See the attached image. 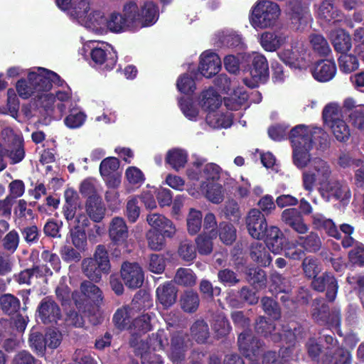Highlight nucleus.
I'll return each mask as SVG.
<instances>
[{
    "label": "nucleus",
    "instance_id": "obj_17",
    "mask_svg": "<svg viewBox=\"0 0 364 364\" xmlns=\"http://www.w3.org/2000/svg\"><path fill=\"white\" fill-rule=\"evenodd\" d=\"M221 68V60L213 52L206 50L200 55L198 70L202 75L209 78L216 75Z\"/></svg>",
    "mask_w": 364,
    "mask_h": 364
},
{
    "label": "nucleus",
    "instance_id": "obj_63",
    "mask_svg": "<svg viewBox=\"0 0 364 364\" xmlns=\"http://www.w3.org/2000/svg\"><path fill=\"white\" fill-rule=\"evenodd\" d=\"M350 123L364 133V107H358L348 114Z\"/></svg>",
    "mask_w": 364,
    "mask_h": 364
},
{
    "label": "nucleus",
    "instance_id": "obj_30",
    "mask_svg": "<svg viewBox=\"0 0 364 364\" xmlns=\"http://www.w3.org/2000/svg\"><path fill=\"white\" fill-rule=\"evenodd\" d=\"M215 39L222 45L228 47H242L243 40L242 36L230 29H223L215 33Z\"/></svg>",
    "mask_w": 364,
    "mask_h": 364
},
{
    "label": "nucleus",
    "instance_id": "obj_45",
    "mask_svg": "<svg viewBox=\"0 0 364 364\" xmlns=\"http://www.w3.org/2000/svg\"><path fill=\"white\" fill-rule=\"evenodd\" d=\"M341 109L339 105L336 102L327 104L322 112V118L325 124L331 125L335 121L341 120Z\"/></svg>",
    "mask_w": 364,
    "mask_h": 364
},
{
    "label": "nucleus",
    "instance_id": "obj_13",
    "mask_svg": "<svg viewBox=\"0 0 364 364\" xmlns=\"http://www.w3.org/2000/svg\"><path fill=\"white\" fill-rule=\"evenodd\" d=\"M64 82L60 79V82L57 80L56 83H53V85L61 87L62 89H59L55 91V95L48 91V95L54 98L53 102L51 104L50 107H42L46 112H53L55 108L59 111L60 113H63L68 108V105L71 102L72 92L70 87L65 85L63 86Z\"/></svg>",
    "mask_w": 364,
    "mask_h": 364
},
{
    "label": "nucleus",
    "instance_id": "obj_26",
    "mask_svg": "<svg viewBox=\"0 0 364 364\" xmlns=\"http://www.w3.org/2000/svg\"><path fill=\"white\" fill-rule=\"evenodd\" d=\"M188 159V154L185 149L173 148L167 151L165 161L174 171H179L186 166Z\"/></svg>",
    "mask_w": 364,
    "mask_h": 364
},
{
    "label": "nucleus",
    "instance_id": "obj_41",
    "mask_svg": "<svg viewBox=\"0 0 364 364\" xmlns=\"http://www.w3.org/2000/svg\"><path fill=\"white\" fill-rule=\"evenodd\" d=\"M203 215L200 210L191 208L186 218L187 229L189 234L193 235L198 233L202 225Z\"/></svg>",
    "mask_w": 364,
    "mask_h": 364
},
{
    "label": "nucleus",
    "instance_id": "obj_57",
    "mask_svg": "<svg viewBox=\"0 0 364 364\" xmlns=\"http://www.w3.org/2000/svg\"><path fill=\"white\" fill-rule=\"evenodd\" d=\"M192 336L198 342H205L209 336L208 325L203 321H197L191 328Z\"/></svg>",
    "mask_w": 364,
    "mask_h": 364
},
{
    "label": "nucleus",
    "instance_id": "obj_4",
    "mask_svg": "<svg viewBox=\"0 0 364 364\" xmlns=\"http://www.w3.org/2000/svg\"><path fill=\"white\" fill-rule=\"evenodd\" d=\"M330 146L329 134L322 128L297 125V167L304 168L309 164L314 148L318 152H325Z\"/></svg>",
    "mask_w": 364,
    "mask_h": 364
},
{
    "label": "nucleus",
    "instance_id": "obj_11",
    "mask_svg": "<svg viewBox=\"0 0 364 364\" xmlns=\"http://www.w3.org/2000/svg\"><path fill=\"white\" fill-rule=\"evenodd\" d=\"M187 191L195 198H198L201 194H203L209 201L215 204L220 203L223 200L225 193V191L221 184L207 182H202L199 188L191 186L187 189Z\"/></svg>",
    "mask_w": 364,
    "mask_h": 364
},
{
    "label": "nucleus",
    "instance_id": "obj_61",
    "mask_svg": "<svg viewBox=\"0 0 364 364\" xmlns=\"http://www.w3.org/2000/svg\"><path fill=\"white\" fill-rule=\"evenodd\" d=\"M125 178L131 185L139 186L144 180V176L142 171L136 166H129L125 171Z\"/></svg>",
    "mask_w": 364,
    "mask_h": 364
},
{
    "label": "nucleus",
    "instance_id": "obj_47",
    "mask_svg": "<svg viewBox=\"0 0 364 364\" xmlns=\"http://www.w3.org/2000/svg\"><path fill=\"white\" fill-rule=\"evenodd\" d=\"M335 138L341 142H345L348 140L350 136V131L346 122L343 120L335 121L330 125Z\"/></svg>",
    "mask_w": 364,
    "mask_h": 364
},
{
    "label": "nucleus",
    "instance_id": "obj_38",
    "mask_svg": "<svg viewBox=\"0 0 364 364\" xmlns=\"http://www.w3.org/2000/svg\"><path fill=\"white\" fill-rule=\"evenodd\" d=\"M250 255L252 259L261 266L267 267L272 262L270 255L266 250L264 246L259 242L252 244Z\"/></svg>",
    "mask_w": 364,
    "mask_h": 364
},
{
    "label": "nucleus",
    "instance_id": "obj_25",
    "mask_svg": "<svg viewBox=\"0 0 364 364\" xmlns=\"http://www.w3.org/2000/svg\"><path fill=\"white\" fill-rule=\"evenodd\" d=\"M321 188L342 201L348 200L350 197V188L347 184L337 179H331Z\"/></svg>",
    "mask_w": 364,
    "mask_h": 364
},
{
    "label": "nucleus",
    "instance_id": "obj_3",
    "mask_svg": "<svg viewBox=\"0 0 364 364\" xmlns=\"http://www.w3.org/2000/svg\"><path fill=\"white\" fill-rule=\"evenodd\" d=\"M60 82V77L54 72L43 68H34L28 74V80H19L16 85V92L22 99L34 97L39 107H50L54 98L48 95L53 83Z\"/></svg>",
    "mask_w": 364,
    "mask_h": 364
},
{
    "label": "nucleus",
    "instance_id": "obj_18",
    "mask_svg": "<svg viewBox=\"0 0 364 364\" xmlns=\"http://www.w3.org/2000/svg\"><path fill=\"white\" fill-rule=\"evenodd\" d=\"M148 224L152 228L151 230L161 232L167 237H172L176 229L173 223L165 216L159 213H151L146 217Z\"/></svg>",
    "mask_w": 364,
    "mask_h": 364
},
{
    "label": "nucleus",
    "instance_id": "obj_42",
    "mask_svg": "<svg viewBox=\"0 0 364 364\" xmlns=\"http://www.w3.org/2000/svg\"><path fill=\"white\" fill-rule=\"evenodd\" d=\"M297 245L309 252H316L321 247V241L317 234L311 232L306 236L297 237Z\"/></svg>",
    "mask_w": 364,
    "mask_h": 364
},
{
    "label": "nucleus",
    "instance_id": "obj_44",
    "mask_svg": "<svg viewBox=\"0 0 364 364\" xmlns=\"http://www.w3.org/2000/svg\"><path fill=\"white\" fill-rule=\"evenodd\" d=\"M181 308L186 312L196 311L199 305L198 294L193 291H187L181 296L180 300Z\"/></svg>",
    "mask_w": 364,
    "mask_h": 364
},
{
    "label": "nucleus",
    "instance_id": "obj_28",
    "mask_svg": "<svg viewBox=\"0 0 364 364\" xmlns=\"http://www.w3.org/2000/svg\"><path fill=\"white\" fill-rule=\"evenodd\" d=\"M200 104L203 109L208 113L220 109L222 104L220 96L213 89L203 91L200 97Z\"/></svg>",
    "mask_w": 364,
    "mask_h": 364
},
{
    "label": "nucleus",
    "instance_id": "obj_15",
    "mask_svg": "<svg viewBox=\"0 0 364 364\" xmlns=\"http://www.w3.org/2000/svg\"><path fill=\"white\" fill-rule=\"evenodd\" d=\"M121 277L124 284L129 289L140 287L144 282V273L136 263L125 262L121 269Z\"/></svg>",
    "mask_w": 364,
    "mask_h": 364
},
{
    "label": "nucleus",
    "instance_id": "obj_27",
    "mask_svg": "<svg viewBox=\"0 0 364 364\" xmlns=\"http://www.w3.org/2000/svg\"><path fill=\"white\" fill-rule=\"evenodd\" d=\"M288 40L284 34L277 35L272 32H264L261 34L259 42L262 47L267 51L273 52L283 46Z\"/></svg>",
    "mask_w": 364,
    "mask_h": 364
},
{
    "label": "nucleus",
    "instance_id": "obj_51",
    "mask_svg": "<svg viewBox=\"0 0 364 364\" xmlns=\"http://www.w3.org/2000/svg\"><path fill=\"white\" fill-rule=\"evenodd\" d=\"M338 65L341 70L349 73L358 68L359 63L355 55L344 53L338 58Z\"/></svg>",
    "mask_w": 364,
    "mask_h": 364
},
{
    "label": "nucleus",
    "instance_id": "obj_32",
    "mask_svg": "<svg viewBox=\"0 0 364 364\" xmlns=\"http://www.w3.org/2000/svg\"><path fill=\"white\" fill-rule=\"evenodd\" d=\"M92 10V9L89 1L87 0H80L73 5L71 4L67 11L72 18L76 20L82 25Z\"/></svg>",
    "mask_w": 364,
    "mask_h": 364
},
{
    "label": "nucleus",
    "instance_id": "obj_48",
    "mask_svg": "<svg viewBox=\"0 0 364 364\" xmlns=\"http://www.w3.org/2000/svg\"><path fill=\"white\" fill-rule=\"evenodd\" d=\"M328 306L323 299H315L313 303L312 316L318 322L326 323L329 315Z\"/></svg>",
    "mask_w": 364,
    "mask_h": 364
},
{
    "label": "nucleus",
    "instance_id": "obj_60",
    "mask_svg": "<svg viewBox=\"0 0 364 364\" xmlns=\"http://www.w3.org/2000/svg\"><path fill=\"white\" fill-rule=\"evenodd\" d=\"M86 114L82 112H72L65 119V124L70 129H77L82 126L86 120Z\"/></svg>",
    "mask_w": 364,
    "mask_h": 364
},
{
    "label": "nucleus",
    "instance_id": "obj_55",
    "mask_svg": "<svg viewBox=\"0 0 364 364\" xmlns=\"http://www.w3.org/2000/svg\"><path fill=\"white\" fill-rule=\"evenodd\" d=\"M302 269L305 276L308 278L316 277V275L321 272V267L316 259L313 257H306L302 262Z\"/></svg>",
    "mask_w": 364,
    "mask_h": 364
},
{
    "label": "nucleus",
    "instance_id": "obj_58",
    "mask_svg": "<svg viewBox=\"0 0 364 364\" xmlns=\"http://www.w3.org/2000/svg\"><path fill=\"white\" fill-rule=\"evenodd\" d=\"M215 237H213L211 235L208 236L203 233L198 236L196 239V243L199 254L200 255H209L213 251V242L212 240Z\"/></svg>",
    "mask_w": 364,
    "mask_h": 364
},
{
    "label": "nucleus",
    "instance_id": "obj_37",
    "mask_svg": "<svg viewBox=\"0 0 364 364\" xmlns=\"http://www.w3.org/2000/svg\"><path fill=\"white\" fill-rule=\"evenodd\" d=\"M69 224L70 228V237L73 245L80 250H84L87 245V237L84 228L87 225L88 222L85 225L76 224V225H71Z\"/></svg>",
    "mask_w": 364,
    "mask_h": 364
},
{
    "label": "nucleus",
    "instance_id": "obj_21",
    "mask_svg": "<svg viewBox=\"0 0 364 364\" xmlns=\"http://www.w3.org/2000/svg\"><path fill=\"white\" fill-rule=\"evenodd\" d=\"M336 73V64L333 60H329L318 61L312 70L314 77L320 82L329 81L335 76Z\"/></svg>",
    "mask_w": 364,
    "mask_h": 364
},
{
    "label": "nucleus",
    "instance_id": "obj_10",
    "mask_svg": "<svg viewBox=\"0 0 364 364\" xmlns=\"http://www.w3.org/2000/svg\"><path fill=\"white\" fill-rule=\"evenodd\" d=\"M252 66L250 69L252 79H244V83L249 87L254 88L259 83L264 82L269 75V68L266 58L259 53H253L251 55Z\"/></svg>",
    "mask_w": 364,
    "mask_h": 364
},
{
    "label": "nucleus",
    "instance_id": "obj_35",
    "mask_svg": "<svg viewBox=\"0 0 364 364\" xmlns=\"http://www.w3.org/2000/svg\"><path fill=\"white\" fill-rule=\"evenodd\" d=\"M86 212L95 222H100L105 216V208L101 198H91L86 203Z\"/></svg>",
    "mask_w": 364,
    "mask_h": 364
},
{
    "label": "nucleus",
    "instance_id": "obj_16",
    "mask_svg": "<svg viewBox=\"0 0 364 364\" xmlns=\"http://www.w3.org/2000/svg\"><path fill=\"white\" fill-rule=\"evenodd\" d=\"M189 341L188 335L183 331H178L172 336L168 356L173 363H178L185 358Z\"/></svg>",
    "mask_w": 364,
    "mask_h": 364
},
{
    "label": "nucleus",
    "instance_id": "obj_1",
    "mask_svg": "<svg viewBox=\"0 0 364 364\" xmlns=\"http://www.w3.org/2000/svg\"><path fill=\"white\" fill-rule=\"evenodd\" d=\"M136 306L133 303L131 306H124L117 310L113 316L115 326L120 330L132 331L131 346L136 354L141 355V364H162L161 357L153 352L163 350L167 344V335L164 330H159L156 334H152L149 341L139 339L134 334L145 333L151 329L154 321L153 314H143L136 317Z\"/></svg>",
    "mask_w": 364,
    "mask_h": 364
},
{
    "label": "nucleus",
    "instance_id": "obj_8",
    "mask_svg": "<svg viewBox=\"0 0 364 364\" xmlns=\"http://www.w3.org/2000/svg\"><path fill=\"white\" fill-rule=\"evenodd\" d=\"M78 194L73 188H68L65 191V205L63 207V214L68 223L71 225L76 224L85 225L88 222L86 215H85L82 209L77 207Z\"/></svg>",
    "mask_w": 364,
    "mask_h": 364
},
{
    "label": "nucleus",
    "instance_id": "obj_14",
    "mask_svg": "<svg viewBox=\"0 0 364 364\" xmlns=\"http://www.w3.org/2000/svg\"><path fill=\"white\" fill-rule=\"evenodd\" d=\"M313 289L317 291H326V296L329 301H333L336 297L338 284L337 279L331 272H325L311 282Z\"/></svg>",
    "mask_w": 364,
    "mask_h": 364
},
{
    "label": "nucleus",
    "instance_id": "obj_33",
    "mask_svg": "<svg viewBox=\"0 0 364 364\" xmlns=\"http://www.w3.org/2000/svg\"><path fill=\"white\" fill-rule=\"evenodd\" d=\"M156 296L160 304L167 308L175 303L176 300V289L171 283L164 284L157 288Z\"/></svg>",
    "mask_w": 364,
    "mask_h": 364
},
{
    "label": "nucleus",
    "instance_id": "obj_23",
    "mask_svg": "<svg viewBox=\"0 0 364 364\" xmlns=\"http://www.w3.org/2000/svg\"><path fill=\"white\" fill-rule=\"evenodd\" d=\"M238 344L240 351L250 359L257 357L259 354V342L252 338L247 331H244L239 335Z\"/></svg>",
    "mask_w": 364,
    "mask_h": 364
},
{
    "label": "nucleus",
    "instance_id": "obj_19",
    "mask_svg": "<svg viewBox=\"0 0 364 364\" xmlns=\"http://www.w3.org/2000/svg\"><path fill=\"white\" fill-rule=\"evenodd\" d=\"M106 19L102 11L92 9L82 26L96 34L103 35L106 33Z\"/></svg>",
    "mask_w": 364,
    "mask_h": 364
},
{
    "label": "nucleus",
    "instance_id": "obj_24",
    "mask_svg": "<svg viewBox=\"0 0 364 364\" xmlns=\"http://www.w3.org/2000/svg\"><path fill=\"white\" fill-rule=\"evenodd\" d=\"M109 236L117 245H123L129 235L128 228L123 218L116 217L112 219L109 226Z\"/></svg>",
    "mask_w": 364,
    "mask_h": 364
},
{
    "label": "nucleus",
    "instance_id": "obj_39",
    "mask_svg": "<svg viewBox=\"0 0 364 364\" xmlns=\"http://www.w3.org/2000/svg\"><path fill=\"white\" fill-rule=\"evenodd\" d=\"M324 340L328 347L326 348L325 350H331L335 351L337 356L340 357V361L341 364H350L351 356L347 350L340 348L338 346L337 341L331 335H324Z\"/></svg>",
    "mask_w": 364,
    "mask_h": 364
},
{
    "label": "nucleus",
    "instance_id": "obj_52",
    "mask_svg": "<svg viewBox=\"0 0 364 364\" xmlns=\"http://www.w3.org/2000/svg\"><path fill=\"white\" fill-rule=\"evenodd\" d=\"M1 309L8 314H13L20 308L19 300L11 294H4L0 298Z\"/></svg>",
    "mask_w": 364,
    "mask_h": 364
},
{
    "label": "nucleus",
    "instance_id": "obj_12",
    "mask_svg": "<svg viewBox=\"0 0 364 364\" xmlns=\"http://www.w3.org/2000/svg\"><path fill=\"white\" fill-rule=\"evenodd\" d=\"M245 223L248 232L253 238H264L267 225L264 215L259 210L251 209L246 217Z\"/></svg>",
    "mask_w": 364,
    "mask_h": 364
},
{
    "label": "nucleus",
    "instance_id": "obj_43",
    "mask_svg": "<svg viewBox=\"0 0 364 364\" xmlns=\"http://www.w3.org/2000/svg\"><path fill=\"white\" fill-rule=\"evenodd\" d=\"M314 225L316 226L317 229L323 230L328 236L336 239L341 238V233L338 232L336 225L332 220L316 218L314 220Z\"/></svg>",
    "mask_w": 364,
    "mask_h": 364
},
{
    "label": "nucleus",
    "instance_id": "obj_56",
    "mask_svg": "<svg viewBox=\"0 0 364 364\" xmlns=\"http://www.w3.org/2000/svg\"><path fill=\"white\" fill-rule=\"evenodd\" d=\"M166 237V235L156 230H149L146 233L149 247L153 250H161L165 245Z\"/></svg>",
    "mask_w": 364,
    "mask_h": 364
},
{
    "label": "nucleus",
    "instance_id": "obj_29",
    "mask_svg": "<svg viewBox=\"0 0 364 364\" xmlns=\"http://www.w3.org/2000/svg\"><path fill=\"white\" fill-rule=\"evenodd\" d=\"M205 120L207 124L214 129L228 128L232 124V116L230 114H225L220 109L207 113Z\"/></svg>",
    "mask_w": 364,
    "mask_h": 364
},
{
    "label": "nucleus",
    "instance_id": "obj_2",
    "mask_svg": "<svg viewBox=\"0 0 364 364\" xmlns=\"http://www.w3.org/2000/svg\"><path fill=\"white\" fill-rule=\"evenodd\" d=\"M159 18L157 6L150 1L137 3L129 1L123 7V14L111 13L106 19V33L137 31L154 25Z\"/></svg>",
    "mask_w": 364,
    "mask_h": 364
},
{
    "label": "nucleus",
    "instance_id": "obj_7",
    "mask_svg": "<svg viewBox=\"0 0 364 364\" xmlns=\"http://www.w3.org/2000/svg\"><path fill=\"white\" fill-rule=\"evenodd\" d=\"M82 272L86 277L94 282H99L102 274H108L110 269L107 252L103 246H98L95 258H87L82 261Z\"/></svg>",
    "mask_w": 364,
    "mask_h": 364
},
{
    "label": "nucleus",
    "instance_id": "obj_50",
    "mask_svg": "<svg viewBox=\"0 0 364 364\" xmlns=\"http://www.w3.org/2000/svg\"><path fill=\"white\" fill-rule=\"evenodd\" d=\"M174 281L179 285L191 287L196 284V276L191 269L179 268L176 273Z\"/></svg>",
    "mask_w": 364,
    "mask_h": 364
},
{
    "label": "nucleus",
    "instance_id": "obj_9",
    "mask_svg": "<svg viewBox=\"0 0 364 364\" xmlns=\"http://www.w3.org/2000/svg\"><path fill=\"white\" fill-rule=\"evenodd\" d=\"M90 56L92 61L97 65L105 64V68L112 70L117 62V56L113 48L105 42H90Z\"/></svg>",
    "mask_w": 364,
    "mask_h": 364
},
{
    "label": "nucleus",
    "instance_id": "obj_36",
    "mask_svg": "<svg viewBox=\"0 0 364 364\" xmlns=\"http://www.w3.org/2000/svg\"><path fill=\"white\" fill-rule=\"evenodd\" d=\"M312 166L317 172L318 184L321 188L331 180L332 170L328 162L321 158H315L312 160Z\"/></svg>",
    "mask_w": 364,
    "mask_h": 364
},
{
    "label": "nucleus",
    "instance_id": "obj_34",
    "mask_svg": "<svg viewBox=\"0 0 364 364\" xmlns=\"http://www.w3.org/2000/svg\"><path fill=\"white\" fill-rule=\"evenodd\" d=\"M248 98V95L243 87H237L233 90L230 95L225 99L226 107L231 110H237L245 105Z\"/></svg>",
    "mask_w": 364,
    "mask_h": 364
},
{
    "label": "nucleus",
    "instance_id": "obj_59",
    "mask_svg": "<svg viewBox=\"0 0 364 364\" xmlns=\"http://www.w3.org/2000/svg\"><path fill=\"white\" fill-rule=\"evenodd\" d=\"M13 148L6 153L14 164L20 162L25 156V151L23 147V137L16 136V142L12 144Z\"/></svg>",
    "mask_w": 364,
    "mask_h": 364
},
{
    "label": "nucleus",
    "instance_id": "obj_6",
    "mask_svg": "<svg viewBox=\"0 0 364 364\" xmlns=\"http://www.w3.org/2000/svg\"><path fill=\"white\" fill-rule=\"evenodd\" d=\"M76 307L86 314H94L102 301V293L99 287L90 282H84L80 286V291L72 294Z\"/></svg>",
    "mask_w": 364,
    "mask_h": 364
},
{
    "label": "nucleus",
    "instance_id": "obj_49",
    "mask_svg": "<svg viewBox=\"0 0 364 364\" xmlns=\"http://www.w3.org/2000/svg\"><path fill=\"white\" fill-rule=\"evenodd\" d=\"M19 102L14 89L10 88L7 90V104L6 107L0 108V112L2 114H9L11 117L16 118L18 111Z\"/></svg>",
    "mask_w": 364,
    "mask_h": 364
},
{
    "label": "nucleus",
    "instance_id": "obj_46",
    "mask_svg": "<svg viewBox=\"0 0 364 364\" xmlns=\"http://www.w3.org/2000/svg\"><path fill=\"white\" fill-rule=\"evenodd\" d=\"M310 43L314 50L321 56H326L331 51L326 39L321 35H311L310 36Z\"/></svg>",
    "mask_w": 364,
    "mask_h": 364
},
{
    "label": "nucleus",
    "instance_id": "obj_53",
    "mask_svg": "<svg viewBox=\"0 0 364 364\" xmlns=\"http://www.w3.org/2000/svg\"><path fill=\"white\" fill-rule=\"evenodd\" d=\"M223 172L222 168L216 164L209 163L203 167V176L205 181L203 182L215 183L219 180Z\"/></svg>",
    "mask_w": 364,
    "mask_h": 364
},
{
    "label": "nucleus",
    "instance_id": "obj_31",
    "mask_svg": "<svg viewBox=\"0 0 364 364\" xmlns=\"http://www.w3.org/2000/svg\"><path fill=\"white\" fill-rule=\"evenodd\" d=\"M331 40L337 52L344 53L351 48V38L343 30H334L331 32Z\"/></svg>",
    "mask_w": 364,
    "mask_h": 364
},
{
    "label": "nucleus",
    "instance_id": "obj_5",
    "mask_svg": "<svg viewBox=\"0 0 364 364\" xmlns=\"http://www.w3.org/2000/svg\"><path fill=\"white\" fill-rule=\"evenodd\" d=\"M280 14L281 9L277 3L269 0L259 1L252 7L250 22L255 29L272 28Z\"/></svg>",
    "mask_w": 364,
    "mask_h": 364
},
{
    "label": "nucleus",
    "instance_id": "obj_40",
    "mask_svg": "<svg viewBox=\"0 0 364 364\" xmlns=\"http://www.w3.org/2000/svg\"><path fill=\"white\" fill-rule=\"evenodd\" d=\"M179 106L184 116L189 120L196 121L200 118V108L197 103L190 99H181Z\"/></svg>",
    "mask_w": 364,
    "mask_h": 364
},
{
    "label": "nucleus",
    "instance_id": "obj_22",
    "mask_svg": "<svg viewBox=\"0 0 364 364\" xmlns=\"http://www.w3.org/2000/svg\"><path fill=\"white\" fill-rule=\"evenodd\" d=\"M265 244L274 254H279L283 250L284 237L280 230L276 226H270L264 232Z\"/></svg>",
    "mask_w": 364,
    "mask_h": 364
},
{
    "label": "nucleus",
    "instance_id": "obj_64",
    "mask_svg": "<svg viewBox=\"0 0 364 364\" xmlns=\"http://www.w3.org/2000/svg\"><path fill=\"white\" fill-rule=\"evenodd\" d=\"M180 257L187 262L193 261L196 257V251L191 242L183 241L178 247Z\"/></svg>",
    "mask_w": 364,
    "mask_h": 364
},
{
    "label": "nucleus",
    "instance_id": "obj_20",
    "mask_svg": "<svg viewBox=\"0 0 364 364\" xmlns=\"http://www.w3.org/2000/svg\"><path fill=\"white\" fill-rule=\"evenodd\" d=\"M38 316L44 323H55L60 317V309L53 301L46 298L38 307Z\"/></svg>",
    "mask_w": 364,
    "mask_h": 364
},
{
    "label": "nucleus",
    "instance_id": "obj_54",
    "mask_svg": "<svg viewBox=\"0 0 364 364\" xmlns=\"http://www.w3.org/2000/svg\"><path fill=\"white\" fill-rule=\"evenodd\" d=\"M219 237L224 244L231 245L236 239V230L232 224L220 223Z\"/></svg>",
    "mask_w": 364,
    "mask_h": 364
},
{
    "label": "nucleus",
    "instance_id": "obj_62",
    "mask_svg": "<svg viewBox=\"0 0 364 364\" xmlns=\"http://www.w3.org/2000/svg\"><path fill=\"white\" fill-rule=\"evenodd\" d=\"M119 161L117 158H106L101 162L100 166V172L102 176L105 177L116 173L115 171L119 168Z\"/></svg>",
    "mask_w": 364,
    "mask_h": 364
}]
</instances>
